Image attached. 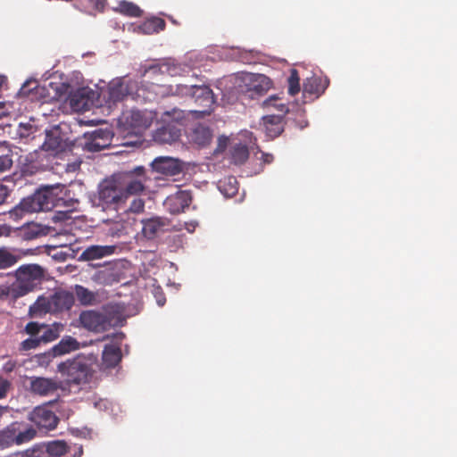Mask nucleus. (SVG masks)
Here are the masks:
<instances>
[{
	"label": "nucleus",
	"mask_w": 457,
	"mask_h": 457,
	"mask_svg": "<svg viewBox=\"0 0 457 457\" xmlns=\"http://www.w3.org/2000/svg\"><path fill=\"white\" fill-rule=\"evenodd\" d=\"M30 420L39 428L54 429L59 422L58 417L46 405L37 406L30 413Z\"/></svg>",
	"instance_id": "4468645a"
},
{
	"label": "nucleus",
	"mask_w": 457,
	"mask_h": 457,
	"mask_svg": "<svg viewBox=\"0 0 457 457\" xmlns=\"http://www.w3.org/2000/svg\"><path fill=\"white\" fill-rule=\"evenodd\" d=\"M77 349H79L78 341L71 337H67L62 338L60 343L54 346V351L57 354H63Z\"/></svg>",
	"instance_id": "2f4dec72"
},
{
	"label": "nucleus",
	"mask_w": 457,
	"mask_h": 457,
	"mask_svg": "<svg viewBox=\"0 0 457 457\" xmlns=\"http://www.w3.org/2000/svg\"><path fill=\"white\" fill-rule=\"evenodd\" d=\"M242 92L251 99L266 94L272 87L271 79L263 74H249L245 78Z\"/></svg>",
	"instance_id": "f8f14e48"
},
{
	"label": "nucleus",
	"mask_w": 457,
	"mask_h": 457,
	"mask_svg": "<svg viewBox=\"0 0 457 457\" xmlns=\"http://www.w3.org/2000/svg\"><path fill=\"white\" fill-rule=\"evenodd\" d=\"M18 228L16 236H21L27 240L37 238L40 235V228L36 224H29Z\"/></svg>",
	"instance_id": "f704fd0d"
},
{
	"label": "nucleus",
	"mask_w": 457,
	"mask_h": 457,
	"mask_svg": "<svg viewBox=\"0 0 457 457\" xmlns=\"http://www.w3.org/2000/svg\"><path fill=\"white\" fill-rule=\"evenodd\" d=\"M44 269L38 264H24L15 270L16 280L11 286L1 287L0 294L17 299L33 291L44 278Z\"/></svg>",
	"instance_id": "f257e3e1"
},
{
	"label": "nucleus",
	"mask_w": 457,
	"mask_h": 457,
	"mask_svg": "<svg viewBox=\"0 0 457 457\" xmlns=\"http://www.w3.org/2000/svg\"><path fill=\"white\" fill-rule=\"evenodd\" d=\"M200 112H207V109H204V110H201L199 111Z\"/></svg>",
	"instance_id": "864d4df0"
},
{
	"label": "nucleus",
	"mask_w": 457,
	"mask_h": 457,
	"mask_svg": "<svg viewBox=\"0 0 457 457\" xmlns=\"http://www.w3.org/2000/svg\"><path fill=\"white\" fill-rule=\"evenodd\" d=\"M177 68L175 65L169 62H158L148 66H142L139 70L142 77L153 78L157 75L168 74L174 76L176 74Z\"/></svg>",
	"instance_id": "aec40b11"
},
{
	"label": "nucleus",
	"mask_w": 457,
	"mask_h": 457,
	"mask_svg": "<svg viewBox=\"0 0 457 457\" xmlns=\"http://www.w3.org/2000/svg\"><path fill=\"white\" fill-rule=\"evenodd\" d=\"M10 382L4 378L0 377V399L6 396L7 391L10 388Z\"/></svg>",
	"instance_id": "49530a36"
},
{
	"label": "nucleus",
	"mask_w": 457,
	"mask_h": 457,
	"mask_svg": "<svg viewBox=\"0 0 457 457\" xmlns=\"http://www.w3.org/2000/svg\"><path fill=\"white\" fill-rule=\"evenodd\" d=\"M18 233V228H14L5 223H0V237H10Z\"/></svg>",
	"instance_id": "37998d69"
},
{
	"label": "nucleus",
	"mask_w": 457,
	"mask_h": 457,
	"mask_svg": "<svg viewBox=\"0 0 457 457\" xmlns=\"http://www.w3.org/2000/svg\"><path fill=\"white\" fill-rule=\"evenodd\" d=\"M19 422H12L0 431V447L6 448L12 445H20L31 441L36 436L33 428H21Z\"/></svg>",
	"instance_id": "1a4fd4ad"
},
{
	"label": "nucleus",
	"mask_w": 457,
	"mask_h": 457,
	"mask_svg": "<svg viewBox=\"0 0 457 457\" xmlns=\"http://www.w3.org/2000/svg\"><path fill=\"white\" fill-rule=\"evenodd\" d=\"M228 144V137L225 136H220L218 138V145L215 149V154L222 153L226 150Z\"/></svg>",
	"instance_id": "c03bdc74"
},
{
	"label": "nucleus",
	"mask_w": 457,
	"mask_h": 457,
	"mask_svg": "<svg viewBox=\"0 0 457 457\" xmlns=\"http://www.w3.org/2000/svg\"><path fill=\"white\" fill-rule=\"evenodd\" d=\"M288 84V94L290 96H295L300 92V77L297 70L292 69L290 71V75L287 79Z\"/></svg>",
	"instance_id": "c9c22d12"
},
{
	"label": "nucleus",
	"mask_w": 457,
	"mask_h": 457,
	"mask_svg": "<svg viewBox=\"0 0 457 457\" xmlns=\"http://www.w3.org/2000/svg\"><path fill=\"white\" fill-rule=\"evenodd\" d=\"M115 245H90L87 247L81 253L80 259L84 261H94L101 259L114 253Z\"/></svg>",
	"instance_id": "5701e85b"
},
{
	"label": "nucleus",
	"mask_w": 457,
	"mask_h": 457,
	"mask_svg": "<svg viewBox=\"0 0 457 457\" xmlns=\"http://www.w3.org/2000/svg\"><path fill=\"white\" fill-rule=\"evenodd\" d=\"M283 119L281 115H266L262 118V125L266 136L273 139L278 137L284 130Z\"/></svg>",
	"instance_id": "4be33fe9"
},
{
	"label": "nucleus",
	"mask_w": 457,
	"mask_h": 457,
	"mask_svg": "<svg viewBox=\"0 0 457 457\" xmlns=\"http://www.w3.org/2000/svg\"><path fill=\"white\" fill-rule=\"evenodd\" d=\"M46 151L61 152L64 149L63 138L57 129L47 131L43 144Z\"/></svg>",
	"instance_id": "c85d7f7f"
},
{
	"label": "nucleus",
	"mask_w": 457,
	"mask_h": 457,
	"mask_svg": "<svg viewBox=\"0 0 457 457\" xmlns=\"http://www.w3.org/2000/svg\"><path fill=\"white\" fill-rule=\"evenodd\" d=\"M16 367H17V361L10 360L4 364L3 371L5 373H11L15 370Z\"/></svg>",
	"instance_id": "de8ad7c7"
},
{
	"label": "nucleus",
	"mask_w": 457,
	"mask_h": 457,
	"mask_svg": "<svg viewBox=\"0 0 457 457\" xmlns=\"http://www.w3.org/2000/svg\"><path fill=\"white\" fill-rule=\"evenodd\" d=\"M40 344H41V341L38 337L27 338L21 342V349L23 351H29V350L35 349V348L38 347Z\"/></svg>",
	"instance_id": "a19ab883"
},
{
	"label": "nucleus",
	"mask_w": 457,
	"mask_h": 457,
	"mask_svg": "<svg viewBox=\"0 0 457 457\" xmlns=\"http://www.w3.org/2000/svg\"><path fill=\"white\" fill-rule=\"evenodd\" d=\"M12 154L10 148L0 150V174L11 170L13 164Z\"/></svg>",
	"instance_id": "473e14b6"
},
{
	"label": "nucleus",
	"mask_w": 457,
	"mask_h": 457,
	"mask_svg": "<svg viewBox=\"0 0 457 457\" xmlns=\"http://www.w3.org/2000/svg\"><path fill=\"white\" fill-rule=\"evenodd\" d=\"M195 86L177 85H160L151 83L149 86L142 84L137 87L136 96L142 98L145 102L155 101L158 96H177L180 97H192V93Z\"/></svg>",
	"instance_id": "423d86ee"
},
{
	"label": "nucleus",
	"mask_w": 457,
	"mask_h": 457,
	"mask_svg": "<svg viewBox=\"0 0 457 457\" xmlns=\"http://www.w3.org/2000/svg\"><path fill=\"white\" fill-rule=\"evenodd\" d=\"M191 202V193L187 190H180L168 196L164 202V206L171 214H179L184 212L189 207Z\"/></svg>",
	"instance_id": "dca6fc26"
},
{
	"label": "nucleus",
	"mask_w": 457,
	"mask_h": 457,
	"mask_svg": "<svg viewBox=\"0 0 457 457\" xmlns=\"http://www.w3.org/2000/svg\"><path fill=\"white\" fill-rule=\"evenodd\" d=\"M89 3L97 10H102L104 7L105 0H88Z\"/></svg>",
	"instance_id": "8fccbe9b"
},
{
	"label": "nucleus",
	"mask_w": 457,
	"mask_h": 457,
	"mask_svg": "<svg viewBox=\"0 0 457 457\" xmlns=\"http://www.w3.org/2000/svg\"><path fill=\"white\" fill-rule=\"evenodd\" d=\"M231 161L235 164L244 163L249 157V150L246 145L235 144L230 149Z\"/></svg>",
	"instance_id": "7c9ffc66"
},
{
	"label": "nucleus",
	"mask_w": 457,
	"mask_h": 457,
	"mask_svg": "<svg viewBox=\"0 0 457 457\" xmlns=\"http://www.w3.org/2000/svg\"><path fill=\"white\" fill-rule=\"evenodd\" d=\"M44 328V332L42 335H40L38 337L41 341V343H48L55 340L58 337V334L56 330L47 327L45 325V327H42Z\"/></svg>",
	"instance_id": "ea45409f"
},
{
	"label": "nucleus",
	"mask_w": 457,
	"mask_h": 457,
	"mask_svg": "<svg viewBox=\"0 0 457 457\" xmlns=\"http://www.w3.org/2000/svg\"><path fill=\"white\" fill-rule=\"evenodd\" d=\"M120 12L130 17H139L142 13L140 8L130 2L122 1L119 5Z\"/></svg>",
	"instance_id": "4c0bfd02"
},
{
	"label": "nucleus",
	"mask_w": 457,
	"mask_h": 457,
	"mask_svg": "<svg viewBox=\"0 0 457 457\" xmlns=\"http://www.w3.org/2000/svg\"><path fill=\"white\" fill-rule=\"evenodd\" d=\"M183 112L180 110L173 109L170 112L162 113L159 127L154 131V140L160 144H172L179 140L181 136Z\"/></svg>",
	"instance_id": "20e7f679"
},
{
	"label": "nucleus",
	"mask_w": 457,
	"mask_h": 457,
	"mask_svg": "<svg viewBox=\"0 0 457 457\" xmlns=\"http://www.w3.org/2000/svg\"><path fill=\"white\" fill-rule=\"evenodd\" d=\"M21 259L20 251L6 246L0 247V270H6L14 266Z\"/></svg>",
	"instance_id": "a878e982"
},
{
	"label": "nucleus",
	"mask_w": 457,
	"mask_h": 457,
	"mask_svg": "<svg viewBox=\"0 0 457 457\" xmlns=\"http://www.w3.org/2000/svg\"><path fill=\"white\" fill-rule=\"evenodd\" d=\"M129 95V86L122 79H113L108 86V102L116 104Z\"/></svg>",
	"instance_id": "412c9836"
},
{
	"label": "nucleus",
	"mask_w": 457,
	"mask_h": 457,
	"mask_svg": "<svg viewBox=\"0 0 457 457\" xmlns=\"http://www.w3.org/2000/svg\"><path fill=\"white\" fill-rule=\"evenodd\" d=\"M199 106L210 109L214 104L212 90L207 86H195L192 97Z\"/></svg>",
	"instance_id": "b1692460"
},
{
	"label": "nucleus",
	"mask_w": 457,
	"mask_h": 457,
	"mask_svg": "<svg viewBox=\"0 0 457 457\" xmlns=\"http://www.w3.org/2000/svg\"><path fill=\"white\" fill-rule=\"evenodd\" d=\"M57 370L65 378L67 384L77 386L88 383L94 374L89 361L80 355L59 363Z\"/></svg>",
	"instance_id": "7ed1b4c3"
},
{
	"label": "nucleus",
	"mask_w": 457,
	"mask_h": 457,
	"mask_svg": "<svg viewBox=\"0 0 457 457\" xmlns=\"http://www.w3.org/2000/svg\"><path fill=\"white\" fill-rule=\"evenodd\" d=\"M46 451L52 456L61 457L67 453L68 445L64 441H53L47 444Z\"/></svg>",
	"instance_id": "72a5a7b5"
},
{
	"label": "nucleus",
	"mask_w": 457,
	"mask_h": 457,
	"mask_svg": "<svg viewBox=\"0 0 457 457\" xmlns=\"http://www.w3.org/2000/svg\"><path fill=\"white\" fill-rule=\"evenodd\" d=\"M262 160L264 163L270 164L273 162L274 156L271 154H262Z\"/></svg>",
	"instance_id": "3c124183"
},
{
	"label": "nucleus",
	"mask_w": 457,
	"mask_h": 457,
	"mask_svg": "<svg viewBox=\"0 0 457 457\" xmlns=\"http://www.w3.org/2000/svg\"><path fill=\"white\" fill-rule=\"evenodd\" d=\"M59 383L56 379L31 377L29 383V390L32 394L40 396H48L54 394L59 389Z\"/></svg>",
	"instance_id": "f3484780"
},
{
	"label": "nucleus",
	"mask_w": 457,
	"mask_h": 457,
	"mask_svg": "<svg viewBox=\"0 0 457 457\" xmlns=\"http://www.w3.org/2000/svg\"><path fill=\"white\" fill-rule=\"evenodd\" d=\"M113 134L108 129H98L86 133L81 145L84 150L91 153L100 152L112 145Z\"/></svg>",
	"instance_id": "9d476101"
},
{
	"label": "nucleus",
	"mask_w": 457,
	"mask_h": 457,
	"mask_svg": "<svg viewBox=\"0 0 457 457\" xmlns=\"http://www.w3.org/2000/svg\"><path fill=\"white\" fill-rule=\"evenodd\" d=\"M99 201L104 208L120 212L123 209L126 199V192L121 186L115 181H105L99 189Z\"/></svg>",
	"instance_id": "6e6552de"
},
{
	"label": "nucleus",
	"mask_w": 457,
	"mask_h": 457,
	"mask_svg": "<svg viewBox=\"0 0 457 457\" xmlns=\"http://www.w3.org/2000/svg\"><path fill=\"white\" fill-rule=\"evenodd\" d=\"M122 353L120 347L112 344L106 345L102 353V362L105 368L116 367L121 361Z\"/></svg>",
	"instance_id": "393cba45"
},
{
	"label": "nucleus",
	"mask_w": 457,
	"mask_h": 457,
	"mask_svg": "<svg viewBox=\"0 0 457 457\" xmlns=\"http://www.w3.org/2000/svg\"><path fill=\"white\" fill-rule=\"evenodd\" d=\"M168 226L169 224L165 219L152 218L143 222L142 233L147 239H154L168 230Z\"/></svg>",
	"instance_id": "6ab92c4d"
},
{
	"label": "nucleus",
	"mask_w": 457,
	"mask_h": 457,
	"mask_svg": "<svg viewBox=\"0 0 457 457\" xmlns=\"http://www.w3.org/2000/svg\"><path fill=\"white\" fill-rule=\"evenodd\" d=\"M74 303V296L67 291H57L49 296H38L36 302L29 306L30 318L42 317L46 313H57L68 311Z\"/></svg>",
	"instance_id": "f03ea898"
},
{
	"label": "nucleus",
	"mask_w": 457,
	"mask_h": 457,
	"mask_svg": "<svg viewBox=\"0 0 457 457\" xmlns=\"http://www.w3.org/2000/svg\"><path fill=\"white\" fill-rule=\"evenodd\" d=\"M155 114L150 111L129 110L119 118V125L127 135H142L153 123Z\"/></svg>",
	"instance_id": "0eeeda50"
},
{
	"label": "nucleus",
	"mask_w": 457,
	"mask_h": 457,
	"mask_svg": "<svg viewBox=\"0 0 457 457\" xmlns=\"http://www.w3.org/2000/svg\"><path fill=\"white\" fill-rule=\"evenodd\" d=\"M262 106L267 109L273 108L278 111L276 115H281V118L289 112L287 104L284 102L283 98L277 95H272L265 99L262 103Z\"/></svg>",
	"instance_id": "c756f323"
},
{
	"label": "nucleus",
	"mask_w": 457,
	"mask_h": 457,
	"mask_svg": "<svg viewBox=\"0 0 457 457\" xmlns=\"http://www.w3.org/2000/svg\"><path fill=\"white\" fill-rule=\"evenodd\" d=\"M42 327H45L44 324L40 325L37 322H29L25 327V332L31 337H35L37 336L42 328Z\"/></svg>",
	"instance_id": "79ce46f5"
},
{
	"label": "nucleus",
	"mask_w": 457,
	"mask_h": 457,
	"mask_svg": "<svg viewBox=\"0 0 457 457\" xmlns=\"http://www.w3.org/2000/svg\"><path fill=\"white\" fill-rule=\"evenodd\" d=\"M76 294L82 304H91L95 300V295L82 286L76 287Z\"/></svg>",
	"instance_id": "58836bf2"
},
{
	"label": "nucleus",
	"mask_w": 457,
	"mask_h": 457,
	"mask_svg": "<svg viewBox=\"0 0 457 457\" xmlns=\"http://www.w3.org/2000/svg\"><path fill=\"white\" fill-rule=\"evenodd\" d=\"M153 170L165 176L179 175L183 170L182 162L169 156L156 157L151 163Z\"/></svg>",
	"instance_id": "2eb2a0df"
},
{
	"label": "nucleus",
	"mask_w": 457,
	"mask_h": 457,
	"mask_svg": "<svg viewBox=\"0 0 457 457\" xmlns=\"http://www.w3.org/2000/svg\"><path fill=\"white\" fill-rule=\"evenodd\" d=\"M4 197L3 198H0V204H2L4 202Z\"/></svg>",
	"instance_id": "5fc2aeb1"
},
{
	"label": "nucleus",
	"mask_w": 457,
	"mask_h": 457,
	"mask_svg": "<svg viewBox=\"0 0 457 457\" xmlns=\"http://www.w3.org/2000/svg\"><path fill=\"white\" fill-rule=\"evenodd\" d=\"M130 204L127 206V203L125 204L122 211L123 212H131V213H141L145 209V201L137 195L132 196Z\"/></svg>",
	"instance_id": "e433bc0d"
},
{
	"label": "nucleus",
	"mask_w": 457,
	"mask_h": 457,
	"mask_svg": "<svg viewBox=\"0 0 457 457\" xmlns=\"http://www.w3.org/2000/svg\"><path fill=\"white\" fill-rule=\"evenodd\" d=\"M228 183L230 185V188H229V192L228 194H229V195L236 194L237 191V187H236V185L237 184V181L236 178H234V177L228 178Z\"/></svg>",
	"instance_id": "09e8293b"
},
{
	"label": "nucleus",
	"mask_w": 457,
	"mask_h": 457,
	"mask_svg": "<svg viewBox=\"0 0 457 457\" xmlns=\"http://www.w3.org/2000/svg\"><path fill=\"white\" fill-rule=\"evenodd\" d=\"M328 85V80H323L319 77L307 79L303 85V94L315 95L317 96L324 93Z\"/></svg>",
	"instance_id": "bb28decb"
},
{
	"label": "nucleus",
	"mask_w": 457,
	"mask_h": 457,
	"mask_svg": "<svg viewBox=\"0 0 457 457\" xmlns=\"http://www.w3.org/2000/svg\"><path fill=\"white\" fill-rule=\"evenodd\" d=\"M112 319L110 315L89 310L84 311L79 315V321L83 328L93 332H104L112 326Z\"/></svg>",
	"instance_id": "9b49d317"
},
{
	"label": "nucleus",
	"mask_w": 457,
	"mask_h": 457,
	"mask_svg": "<svg viewBox=\"0 0 457 457\" xmlns=\"http://www.w3.org/2000/svg\"><path fill=\"white\" fill-rule=\"evenodd\" d=\"M156 301H157V303L160 305V306H162L164 305L165 302H166V299H165V296L163 295L162 293H161L158 296H156Z\"/></svg>",
	"instance_id": "603ef678"
},
{
	"label": "nucleus",
	"mask_w": 457,
	"mask_h": 457,
	"mask_svg": "<svg viewBox=\"0 0 457 457\" xmlns=\"http://www.w3.org/2000/svg\"><path fill=\"white\" fill-rule=\"evenodd\" d=\"M150 24L154 27V31L159 32L165 29V21L161 18H154L150 21Z\"/></svg>",
	"instance_id": "a18cd8bd"
},
{
	"label": "nucleus",
	"mask_w": 457,
	"mask_h": 457,
	"mask_svg": "<svg viewBox=\"0 0 457 457\" xmlns=\"http://www.w3.org/2000/svg\"><path fill=\"white\" fill-rule=\"evenodd\" d=\"M190 138L197 145L205 146L210 144L212 138V132L208 127L199 124L192 129Z\"/></svg>",
	"instance_id": "cd10ccee"
},
{
	"label": "nucleus",
	"mask_w": 457,
	"mask_h": 457,
	"mask_svg": "<svg viewBox=\"0 0 457 457\" xmlns=\"http://www.w3.org/2000/svg\"><path fill=\"white\" fill-rule=\"evenodd\" d=\"M56 200L57 196L54 193V187H44L32 195L23 198L12 213L18 215L19 212L31 213L50 211L55 206Z\"/></svg>",
	"instance_id": "39448f33"
},
{
	"label": "nucleus",
	"mask_w": 457,
	"mask_h": 457,
	"mask_svg": "<svg viewBox=\"0 0 457 457\" xmlns=\"http://www.w3.org/2000/svg\"><path fill=\"white\" fill-rule=\"evenodd\" d=\"M145 168L143 166H138L127 175L123 185H120L122 191L126 192L127 201L145 190Z\"/></svg>",
	"instance_id": "ddd939ff"
},
{
	"label": "nucleus",
	"mask_w": 457,
	"mask_h": 457,
	"mask_svg": "<svg viewBox=\"0 0 457 457\" xmlns=\"http://www.w3.org/2000/svg\"><path fill=\"white\" fill-rule=\"evenodd\" d=\"M93 91L87 87H79L74 91H71L69 95L70 105L75 111H85L88 109L90 104V95Z\"/></svg>",
	"instance_id": "a211bd4d"
}]
</instances>
